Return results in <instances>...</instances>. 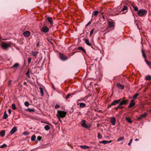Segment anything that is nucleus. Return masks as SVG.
<instances>
[{
    "label": "nucleus",
    "mask_w": 151,
    "mask_h": 151,
    "mask_svg": "<svg viewBox=\"0 0 151 151\" xmlns=\"http://www.w3.org/2000/svg\"><path fill=\"white\" fill-rule=\"evenodd\" d=\"M81 122L82 124L81 125L83 127L85 128H88V126L86 124V121L85 120H82Z\"/></svg>",
    "instance_id": "obj_6"
},
{
    "label": "nucleus",
    "mask_w": 151,
    "mask_h": 151,
    "mask_svg": "<svg viewBox=\"0 0 151 151\" xmlns=\"http://www.w3.org/2000/svg\"><path fill=\"white\" fill-rule=\"evenodd\" d=\"M138 93H136L135 95L133 96V98L134 99H137V97L138 96Z\"/></svg>",
    "instance_id": "obj_35"
},
{
    "label": "nucleus",
    "mask_w": 151,
    "mask_h": 151,
    "mask_svg": "<svg viewBox=\"0 0 151 151\" xmlns=\"http://www.w3.org/2000/svg\"><path fill=\"white\" fill-rule=\"evenodd\" d=\"M133 8L135 11L136 12L138 11V8L137 6H134Z\"/></svg>",
    "instance_id": "obj_42"
},
{
    "label": "nucleus",
    "mask_w": 151,
    "mask_h": 151,
    "mask_svg": "<svg viewBox=\"0 0 151 151\" xmlns=\"http://www.w3.org/2000/svg\"><path fill=\"white\" fill-rule=\"evenodd\" d=\"M132 139H130L129 142L128 144V145L130 146L132 142Z\"/></svg>",
    "instance_id": "obj_45"
},
{
    "label": "nucleus",
    "mask_w": 151,
    "mask_h": 151,
    "mask_svg": "<svg viewBox=\"0 0 151 151\" xmlns=\"http://www.w3.org/2000/svg\"><path fill=\"white\" fill-rule=\"evenodd\" d=\"M102 137V135L100 134L99 132L98 133V137L99 139H101Z\"/></svg>",
    "instance_id": "obj_34"
},
{
    "label": "nucleus",
    "mask_w": 151,
    "mask_h": 151,
    "mask_svg": "<svg viewBox=\"0 0 151 151\" xmlns=\"http://www.w3.org/2000/svg\"><path fill=\"white\" fill-rule=\"evenodd\" d=\"M12 108L14 110H15L16 109L15 105L14 103L12 104Z\"/></svg>",
    "instance_id": "obj_33"
},
{
    "label": "nucleus",
    "mask_w": 151,
    "mask_h": 151,
    "mask_svg": "<svg viewBox=\"0 0 151 151\" xmlns=\"http://www.w3.org/2000/svg\"><path fill=\"white\" fill-rule=\"evenodd\" d=\"M24 104L25 106L27 107L29 105V103L28 101L25 102H24Z\"/></svg>",
    "instance_id": "obj_36"
},
{
    "label": "nucleus",
    "mask_w": 151,
    "mask_h": 151,
    "mask_svg": "<svg viewBox=\"0 0 151 151\" xmlns=\"http://www.w3.org/2000/svg\"><path fill=\"white\" fill-rule=\"evenodd\" d=\"M60 59L63 60H66L68 59V58L62 54H60Z\"/></svg>",
    "instance_id": "obj_10"
},
{
    "label": "nucleus",
    "mask_w": 151,
    "mask_h": 151,
    "mask_svg": "<svg viewBox=\"0 0 151 151\" xmlns=\"http://www.w3.org/2000/svg\"><path fill=\"white\" fill-rule=\"evenodd\" d=\"M26 75H27V76L28 78H30V76L29 73V70H28V71L26 73Z\"/></svg>",
    "instance_id": "obj_46"
},
{
    "label": "nucleus",
    "mask_w": 151,
    "mask_h": 151,
    "mask_svg": "<svg viewBox=\"0 0 151 151\" xmlns=\"http://www.w3.org/2000/svg\"><path fill=\"white\" fill-rule=\"evenodd\" d=\"M31 60H32L31 58L29 57L28 60V63L29 64L31 63Z\"/></svg>",
    "instance_id": "obj_44"
},
{
    "label": "nucleus",
    "mask_w": 151,
    "mask_h": 151,
    "mask_svg": "<svg viewBox=\"0 0 151 151\" xmlns=\"http://www.w3.org/2000/svg\"><path fill=\"white\" fill-rule=\"evenodd\" d=\"M117 86L120 89H123L124 88V86L120 83H118L117 84Z\"/></svg>",
    "instance_id": "obj_16"
},
{
    "label": "nucleus",
    "mask_w": 151,
    "mask_h": 151,
    "mask_svg": "<svg viewBox=\"0 0 151 151\" xmlns=\"http://www.w3.org/2000/svg\"><path fill=\"white\" fill-rule=\"evenodd\" d=\"M85 43L87 45L89 46H91V44L89 42V40L88 39H86L85 40Z\"/></svg>",
    "instance_id": "obj_24"
},
{
    "label": "nucleus",
    "mask_w": 151,
    "mask_h": 151,
    "mask_svg": "<svg viewBox=\"0 0 151 151\" xmlns=\"http://www.w3.org/2000/svg\"><path fill=\"white\" fill-rule=\"evenodd\" d=\"M39 42H38L37 43V45H36V47H39Z\"/></svg>",
    "instance_id": "obj_57"
},
{
    "label": "nucleus",
    "mask_w": 151,
    "mask_h": 151,
    "mask_svg": "<svg viewBox=\"0 0 151 151\" xmlns=\"http://www.w3.org/2000/svg\"><path fill=\"white\" fill-rule=\"evenodd\" d=\"M99 12L97 11H96L95 12H94V15L96 17L98 14V13Z\"/></svg>",
    "instance_id": "obj_38"
},
{
    "label": "nucleus",
    "mask_w": 151,
    "mask_h": 151,
    "mask_svg": "<svg viewBox=\"0 0 151 151\" xmlns=\"http://www.w3.org/2000/svg\"><path fill=\"white\" fill-rule=\"evenodd\" d=\"M46 19L47 21L50 22L51 24H53V21L52 20V18L51 17H47V18Z\"/></svg>",
    "instance_id": "obj_14"
},
{
    "label": "nucleus",
    "mask_w": 151,
    "mask_h": 151,
    "mask_svg": "<svg viewBox=\"0 0 151 151\" xmlns=\"http://www.w3.org/2000/svg\"><path fill=\"white\" fill-rule=\"evenodd\" d=\"M147 114H148L147 112L144 113L143 114L140 115L137 118V119L139 120L143 118L146 117L147 116Z\"/></svg>",
    "instance_id": "obj_7"
},
{
    "label": "nucleus",
    "mask_w": 151,
    "mask_h": 151,
    "mask_svg": "<svg viewBox=\"0 0 151 151\" xmlns=\"http://www.w3.org/2000/svg\"><path fill=\"white\" fill-rule=\"evenodd\" d=\"M1 46L3 49L4 50H7L9 47H11V45L9 43L4 42L2 43Z\"/></svg>",
    "instance_id": "obj_3"
},
{
    "label": "nucleus",
    "mask_w": 151,
    "mask_h": 151,
    "mask_svg": "<svg viewBox=\"0 0 151 151\" xmlns=\"http://www.w3.org/2000/svg\"><path fill=\"white\" fill-rule=\"evenodd\" d=\"M125 120L129 123L131 124L132 122V121L131 120L130 118H128L127 117H125Z\"/></svg>",
    "instance_id": "obj_23"
},
{
    "label": "nucleus",
    "mask_w": 151,
    "mask_h": 151,
    "mask_svg": "<svg viewBox=\"0 0 151 151\" xmlns=\"http://www.w3.org/2000/svg\"><path fill=\"white\" fill-rule=\"evenodd\" d=\"M67 112L66 111H58L56 115H58L61 118H64Z\"/></svg>",
    "instance_id": "obj_2"
},
{
    "label": "nucleus",
    "mask_w": 151,
    "mask_h": 151,
    "mask_svg": "<svg viewBox=\"0 0 151 151\" xmlns=\"http://www.w3.org/2000/svg\"><path fill=\"white\" fill-rule=\"evenodd\" d=\"M127 7L126 6H124L123 9H122V11H124L125 10H126L127 9Z\"/></svg>",
    "instance_id": "obj_43"
},
{
    "label": "nucleus",
    "mask_w": 151,
    "mask_h": 151,
    "mask_svg": "<svg viewBox=\"0 0 151 151\" xmlns=\"http://www.w3.org/2000/svg\"><path fill=\"white\" fill-rule=\"evenodd\" d=\"M19 64L18 63H16L12 67V68H17L19 66Z\"/></svg>",
    "instance_id": "obj_25"
},
{
    "label": "nucleus",
    "mask_w": 151,
    "mask_h": 151,
    "mask_svg": "<svg viewBox=\"0 0 151 151\" xmlns=\"http://www.w3.org/2000/svg\"><path fill=\"white\" fill-rule=\"evenodd\" d=\"M80 147L83 149H87L90 148V147L86 145H81Z\"/></svg>",
    "instance_id": "obj_20"
},
{
    "label": "nucleus",
    "mask_w": 151,
    "mask_h": 151,
    "mask_svg": "<svg viewBox=\"0 0 151 151\" xmlns=\"http://www.w3.org/2000/svg\"><path fill=\"white\" fill-rule=\"evenodd\" d=\"M112 106V105H111V104H110L109 105V107H111V106Z\"/></svg>",
    "instance_id": "obj_59"
},
{
    "label": "nucleus",
    "mask_w": 151,
    "mask_h": 151,
    "mask_svg": "<svg viewBox=\"0 0 151 151\" xmlns=\"http://www.w3.org/2000/svg\"><path fill=\"white\" fill-rule=\"evenodd\" d=\"M109 24L110 28H112L114 26V23L112 22L109 21Z\"/></svg>",
    "instance_id": "obj_21"
},
{
    "label": "nucleus",
    "mask_w": 151,
    "mask_h": 151,
    "mask_svg": "<svg viewBox=\"0 0 151 151\" xmlns=\"http://www.w3.org/2000/svg\"><path fill=\"white\" fill-rule=\"evenodd\" d=\"M116 110H117L118 109H119V108H118V106L117 107H116Z\"/></svg>",
    "instance_id": "obj_60"
},
{
    "label": "nucleus",
    "mask_w": 151,
    "mask_h": 151,
    "mask_svg": "<svg viewBox=\"0 0 151 151\" xmlns=\"http://www.w3.org/2000/svg\"><path fill=\"white\" fill-rule=\"evenodd\" d=\"M150 111L151 112V109L150 110Z\"/></svg>",
    "instance_id": "obj_63"
},
{
    "label": "nucleus",
    "mask_w": 151,
    "mask_h": 151,
    "mask_svg": "<svg viewBox=\"0 0 151 151\" xmlns=\"http://www.w3.org/2000/svg\"><path fill=\"white\" fill-rule=\"evenodd\" d=\"M70 96L71 94H68L65 97L66 99L67 100Z\"/></svg>",
    "instance_id": "obj_47"
},
{
    "label": "nucleus",
    "mask_w": 151,
    "mask_h": 151,
    "mask_svg": "<svg viewBox=\"0 0 151 151\" xmlns=\"http://www.w3.org/2000/svg\"><path fill=\"white\" fill-rule=\"evenodd\" d=\"M26 110L30 112H34L35 111L34 109H31L29 108L28 109Z\"/></svg>",
    "instance_id": "obj_30"
},
{
    "label": "nucleus",
    "mask_w": 151,
    "mask_h": 151,
    "mask_svg": "<svg viewBox=\"0 0 151 151\" xmlns=\"http://www.w3.org/2000/svg\"><path fill=\"white\" fill-rule=\"evenodd\" d=\"M122 99H119V100H120V101L119 102V104L122 105H124V104H127L129 102V101L128 100H123L122 101Z\"/></svg>",
    "instance_id": "obj_4"
},
{
    "label": "nucleus",
    "mask_w": 151,
    "mask_h": 151,
    "mask_svg": "<svg viewBox=\"0 0 151 151\" xmlns=\"http://www.w3.org/2000/svg\"><path fill=\"white\" fill-rule=\"evenodd\" d=\"M86 104L83 103H81L79 104V106L80 108H84L86 106Z\"/></svg>",
    "instance_id": "obj_22"
},
{
    "label": "nucleus",
    "mask_w": 151,
    "mask_h": 151,
    "mask_svg": "<svg viewBox=\"0 0 151 151\" xmlns=\"http://www.w3.org/2000/svg\"><path fill=\"white\" fill-rule=\"evenodd\" d=\"M24 35L26 37H28L30 35V32L28 31H26L25 32H24L23 33Z\"/></svg>",
    "instance_id": "obj_18"
},
{
    "label": "nucleus",
    "mask_w": 151,
    "mask_h": 151,
    "mask_svg": "<svg viewBox=\"0 0 151 151\" xmlns=\"http://www.w3.org/2000/svg\"><path fill=\"white\" fill-rule=\"evenodd\" d=\"M6 146H7V145L6 144H4L2 145L0 147L1 148H2L6 147Z\"/></svg>",
    "instance_id": "obj_39"
},
{
    "label": "nucleus",
    "mask_w": 151,
    "mask_h": 151,
    "mask_svg": "<svg viewBox=\"0 0 151 151\" xmlns=\"http://www.w3.org/2000/svg\"><path fill=\"white\" fill-rule=\"evenodd\" d=\"M94 31V29H92L91 30L90 32V35L91 36L92 35V34Z\"/></svg>",
    "instance_id": "obj_49"
},
{
    "label": "nucleus",
    "mask_w": 151,
    "mask_h": 151,
    "mask_svg": "<svg viewBox=\"0 0 151 151\" xmlns=\"http://www.w3.org/2000/svg\"><path fill=\"white\" fill-rule=\"evenodd\" d=\"M142 51L143 57H144V58H145L146 57V56L145 54L144 51L143 49H142Z\"/></svg>",
    "instance_id": "obj_37"
},
{
    "label": "nucleus",
    "mask_w": 151,
    "mask_h": 151,
    "mask_svg": "<svg viewBox=\"0 0 151 151\" xmlns=\"http://www.w3.org/2000/svg\"><path fill=\"white\" fill-rule=\"evenodd\" d=\"M145 61L148 65L150 66L151 64V63L149 62L148 61L145 60Z\"/></svg>",
    "instance_id": "obj_41"
},
{
    "label": "nucleus",
    "mask_w": 151,
    "mask_h": 151,
    "mask_svg": "<svg viewBox=\"0 0 151 151\" xmlns=\"http://www.w3.org/2000/svg\"><path fill=\"white\" fill-rule=\"evenodd\" d=\"M17 131V128L16 127H14L10 132V134L11 135H12L14 132H16Z\"/></svg>",
    "instance_id": "obj_9"
},
{
    "label": "nucleus",
    "mask_w": 151,
    "mask_h": 151,
    "mask_svg": "<svg viewBox=\"0 0 151 151\" xmlns=\"http://www.w3.org/2000/svg\"><path fill=\"white\" fill-rule=\"evenodd\" d=\"M102 18H103L104 19V15H102Z\"/></svg>",
    "instance_id": "obj_61"
},
{
    "label": "nucleus",
    "mask_w": 151,
    "mask_h": 151,
    "mask_svg": "<svg viewBox=\"0 0 151 151\" xmlns=\"http://www.w3.org/2000/svg\"><path fill=\"white\" fill-rule=\"evenodd\" d=\"M46 131H48L50 128V126L48 125H46L44 127Z\"/></svg>",
    "instance_id": "obj_27"
},
{
    "label": "nucleus",
    "mask_w": 151,
    "mask_h": 151,
    "mask_svg": "<svg viewBox=\"0 0 151 151\" xmlns=\"http://www.w3.org/2000/svg\"><path fill=\"white\" fill-rule=\"evenodd\" d=\"M42 137L39 136L37 137V139L39 141H40L42 139Z\"/></svg>",
    "instance_id": "obj_48"
},
{
    "label": "nucleus",
    "mask_w": 151,
    "mask_h": 151,
    "mask_svg": "<svg viewBox=\"0 0 151 151\" xmlns=\"http://www.w3.org/2000/svg\"><path fill=\"white\" fill-rule=\"evenodd\" d=\"M118 108H119V109H122L124 108V106L120 104H119L118 106Z\"/></svg>",
    "instance_id": "obj_40"
},
{
    "label": "nucleus",
    "mask_w": 151,
    "mask_h": 151,
    "mask_svg": "<svg viewBox=\"0 0 151 151\" xmlns=\"http://www.w3.org/2000/svg\"><path fill=\"white\" fill-rule=\"evenodd\" d=\"M36 138V137L35 135V134L33 135L31 138V140L32 141H34L35 140V139Z\"/></svg>",
    "instance_id": "obj_28"
},
{
    "label": "nucleus",
    "mask_w": 151,
    "mask_h": 151,
    "mask_svg": "<svg viewBox=\"0 0 151 151\" xmlns=\"http://www.w3.org/2000/svg\"><path fill=\"white\" fill-rule=\"evenodd\" d=\"M91 23V22L90 21L86 25V27H87L89 25H90Z\"/></svg>",
    "instance_id": "obj_51"
},
{
    "label": "nucleus",
    "mask_w": 151,
    "mask_h": 151,
    "mask_svg": "<svg viewBox=\"0 0 151 151\" xmlns=\"http://www.w3.org/2000/svg\"><path fill=\"white\" fill-rule=\"evenodd\" d=\"M53 88H54V89H54V87L53 86Z\"/></svg>",
    "instance_id": "obj_64"
},
{
    "label": "nucleus",
    "mask_w": 151,
    "mask_h": 151,
    "mask_svg": "<svg viewBox=\"0 0 151 151\" xmlns=\"http://www.w3.org/2000/svg\"><path fill=\"white\" fill-rule=\"evenodd\" d=\"M59 107H60V106L56 104L55 106V109L58 108H59Z\"/></svg>",
    "instance_id": "obj_53"
},
{
    "label": "nucleus",
    "mask_w": 151,
    "mask_h": 151,
    "mask_svg": "<svg viewBox=\"0 0 151 151\" xmlns=\"http://www.w3.org/2000/svg\"><path fill=\"white\" fill-rule=\"evenodd\" d=\"M5 134V130H2L0 132V135L2 137H3L4 136Z\"/></svg>",
    "instance_id": "obj_17"
},
{
    "label": "nucleus",
    "mask_w": 151,
    "mask_h": 151,
    "mask_svg": "<svg viewBox=\"0 0 151 151\" xmlns=\"http://www.w3.org/2000/svg\"><path fill=\"white\" fill-rule=\"evenodd\" d=\"M38 53V52L37 51H36L34 52L32 51H31V52H30V54L32 55H33L35 58H36Z\"/></svg>",
    "instance_id": "obj_13"
},
{
    "label": "nucleus",
    "mask_w": 151,
    "mask_h": 151,
    "mask_svg": "<svg viewBox=\"0 0 151 151\" xmlns=\"http://www.w3.org/2000/svg\"><path fill=\"white\" fill-rule=\"evenodd\" d=\"M135 104L134 103V101L133 100H132L130 103L129 105L128 106L129 108H130L132 107H133L135 105Z\"/></svg>",
    "instance_id": "obj_11"
},
{
    "label": "nucleus",
    "mask_w": 151,
    "mask_h": 151,
    "mask_svg": "<svg viewBox=\"0 0 151 151\" xmlns=\"http://www.w3.org/2000/svg\"><path fill=\"white\" fill-rule=\"evenodd\" d=\"M110 122L113 125H114L116 124V119L114 117H113L111 118Z\"/></svg>",
    "instance_id": "obj_8"
},
{
    "label": "nucleus",
    "mask_w": 151,
    "mask_h": 151,
    "mask_svg": "<svg viewBox=\"0 0 151 151\" xmlns=\"http://www.w3.org/2000/svg\"><path fill=\"white\" fill-rule=\"evenodd\" d=\"M124 139V138L123 137H122L120 138H119L117 140L118 142H119L123 140Z\"/></svg>",
    "instance_id": "obj_32"
},
{
    "label": "nucleus",
    "mask_w": 151,
    "mask_h": 151,
    "mask_svg": "<svg viewBox=\"0 0 151 151\" xmlns=\"http://www.w3.org/2000/svg\"><path fill=\"white\" fill-rule=\"evenodd\" d=\"M41 30L44 33H47L49 31V29L48 27L45 26V27H42L41 28Z\"/></svg>",
    "instance_id": "obj_5"
},
{
    "label": "nucleus",
    "mask_w": 151,
    "mask_h": 151,
    "mask_svg": "<svg viewBox=\"0 0 151 151\" xmlns=\"http://www.w3.org/2000/svg\"><path fill=\"white\" fill-rule=\"evenodd\" d=\"M8 111L9 114H10L11 113V110L9 109L8 110Z\"/></svg>",
    "instance_id": "obj_55"
},
{
    "label": "nucleus",
    "mask_w": 151,
    "mask_h": 151,
    "mask_svg": "<svg viewBox=\"0 0 151 151\" xmlns=\"http://www.w3.org/2000/svg\"><path fill=\"white\" fill-rule=\"evenodd\" d=\"M8 117V115L7 114L6 111H5L4 112V114L3 117V119H6Z\"/></svg>",
    "instance_id": "obj_19"
},
{
    "label": "nucleus",
    "mask_w": 151,
    "mask_h": 151,
    "mask_svg": "<svg viewBox=\"0 0 151 151\" xmlns=\"http://www.w3.org/2000/svg\"><path fill=\"white\" fill-rule=\"evenodd\" d=\"M40 92L41 94L42 95V96H44V92L43 90V89L41 87L40 88Z\"/></svg>",
    "instance_id": "obj_31"
},
{
    "label": "nucleus",
    "mask_w": 151,
    "mask_h": 151,
    "mask_svg": "<svg viewBox=\"0 0 151 151\" xmlns=\"http://www.w3.org/2000/svg\"><path fill=\"white\" fill-rule=\"evenodd\" d=\"M78 50H80L82 51L84 53H86V50L84 49L82 47H79L78 48Z\"/></svg>",
    "instance_id": "obj_26"
},
{
    "label": "nucleus",
    "mask_w": 151,
    "mask_h": 151,
    "mask_svg": "<svg viewBox=\"0 0 151 151\" xmlns=\"http://www.w3.org/2000/svg\"><path fill=\"white\" fill-rule=\"evenodd\" d=\"M56 116H57V117L58 118V119H59V121L61 122H62V121L60 120V117L59 116H58V115H56Z\"/></svg>",
    "instance_id": "obj_54"
},
{
    "label": "nucleus",
    "mask_w": 151,
    "mask_h": 151,
    "mask_svg": "<svg viewBox=\"0 0 151 151\" xmlns=\"http://www.w3.org/2000/svg\"><path fill=\"white\" fill-rule=\"evenodd\" d=\"M145 79L147 80H151V76H150L149 75L145 77Z\"/></svg>",
    "instance_id": "obj_29"
},
{
    "label": "nucleus",
    "mask_w": 151,
    "mask_h": 151,
    "mask_svg": "<svg viewBox=\"0 0 151 151\" xmlns=\"http://www.w3.org/2000/svg\"><path fill=\"white\" fill-rule=\"evenodd\" d=\"M135 141H139V139L137 138H136L135 139Z\"/></svg>",
    "instance_id": "obj_58"
},
{
    "label": "nucleus",
    "mask_w": 151,
    "mask_h": 151,
    "mask_svg": "<svg viewBox=\"0 0 151 151\" xmlns=\"http://www.w3.org/2000/svg\"><path fill=\"white\" fill-rule=\"evenodd\" d=\"M120 101V100H117L114 101L112 103H111V105L113 106H115L117 104H118Z\"/></svg>",
    "instance_id": "obj_12"
},
{
    "label": "nucleus",
    "mask_w": 151,
    "mask_h": 151,
    "mask_svg": "<svg viewBox=\"0 0 151 151\" xmlns=\"http://www.w3.org/2000/svg\"><path fill=\"white\" fill-rule=\"evenodd\" d=\"M147 11L145 9H141L138 10L137 12V14L140 17H142L146 14Z\"/></svg>",
    "instance_id": "obj_1"
},
{
    "label": "nucleus",
    "mask_w": 151,
    "mask_h": 151,
    "mask_svg": "<svg viewBox=\"0 0 151 151\" xmlns=\"http://www.w3.org/2000/svg\"><path fill=\"white\" fill-rule=\"evenodd\" d=\"M26 84H27L26 82H24V85H26Z\"/></svg>",
    "instance_id": "obj_62"
},
{
    "label": "nucleus",
    "mask_w": 151,
    "mask_h": 151,
    "mask_svg": "<svg viewBox=\"0 0 151 151\" xmlns=\"http://www.w3.org/2000/svg\"><path fill=\"white\" fill-rule=\"evenodd\" d=\"M84 101V99H81L77 100V102H78V101Z\"/></svg>",
    "instance_id": "obj_52"
},
{
    "label": "nucleus",
    "mask_w": 151,
    "mask_h": 151,
    "mask_svg": "<svg viewBox=\"0 0 151 151\" xmlns=\"http://www.w3.org/2000/svg\"><path fill=\"white\" fill-rule=\"evenodd\" d=\"M111 142V141H108L107 140H103L100 142V143H103L104 144H106L108 143H109Z\"/></svg>",
    "instance_id": "obj_15"
},
{
    "label": "nucleus",
    "mask_w": 151,
    "mask_h": 151,
    "mask_svg": "<svg viewBox=\"0 0 151 151\" xmlns=\"http://www.w3.org/2000/svg\"><path fill=\"white\" fill-rule=\"evenodd\" d=\"M23 134L24 135H28L29 134V133L28 132H24Z\"/></svg>",
    "instance_id": "obj_50"
},
{
    "label": "nucleus",
    "mask_w": 151,
    "mask_h": 151,
    "mask_svg": "<svg viewBox=\"0 0 151 151\" xmlns=\"http://www.w3.org/2000/svg\"><path fill=\"white\" fill-rule=\"evenodd\" d=\"M76 113L77 114V115L79 116L81 114V112H77Z\"/></svg>",
    "instance_id": "obj_56"
}]
</instances>
